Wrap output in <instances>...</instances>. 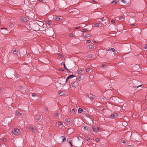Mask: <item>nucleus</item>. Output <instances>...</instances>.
<instances>
[{
  "mask_svg": "<svg viewBox=\"0 0 147 147\" xmlns=\"http://www.w3.org/2000/svg\"><path fill=\"white\" fill-rule=\"evenodd\" d=\"M69 78L68 77H67L66 80V82H68V80Z\"/></svg>",
  "mask_w": 147,
  "mask_h": 147,
  "instance_id": "37",
  "label": "nucleus"
},
{
  "mask_svg": "<svg viewBox=\"0 0 147 147\" xmlns=\"http://www.w3.org/2000/svg\"><path fill=\"white\" fill-rule=\"evenodd\" d=\"M82 71L81 70H78V74H80L81 72H82Z\"/></svg>",
  "mask_w": 147,
  "mask_h": 147,
  "instance_id": "23",
  "label": "nucleus"
},
{
  "mask_svg": "<svg viewBox=\"0 0 147 147\" xmlns=\"http://www.w3.org/2000/svg\"><path fill=\"white\" fill-rule=\"evenodd\" d=\"M111 22H113V23H115V21L114 20H111Z\"/></svg>",
  "mask_w": 147,
  "mask_h": 147,
  "instance_id": "43",
  "label": "nucleus"
},
{
  "mask_svg": "<svg viewBox=\"0 0 147 147\" xmlns=\"http://www.w3.org/2000/svg\"><path fill=\"white\" fill-rule=\"evenodd\" d=\"M90 42H91V41L90 40H87L86 41V42L88 43H90Z\"/></svg>",
  "mask_w": 147,
  "mask_h": 147,
  "instance_id": "29",
  "label": "nucleus"
},
{
  "mask_svg": "<svg viewBox=\"0 0 147 147\" xmlns=\"http://www.w3.org/2000/svg\"><path fill=\"white\" fill-rule=\"evenodd\" d=\"M61 65H64V68L66 69V70L67 71V72H68V71L70 72L69 70L66 67L65 63H64L62 62L61 63Z\"/></svg>",
  "mask_w": 147,
  "mask_h": 147,
  "instance_id": "3",
  "label": "nucleus"
},
{
  "mask_svg": "<svg viewBox=\"0 0 147 147\" xmlns=\"http://www.w3.org/2000/svg\"><path fill=\"white\" fill-rule=\"evenodd\" d=\"M92 129L93 131L94 132H96L97 131L96 127L94 126L92 127Z\"/></svg>",
  "mask_w": 147,
  "mask_h": 147,
  "instance_id": "8",
  "label": "nucleus"
},
{
  "mask_svg": "<svg viewBox=\"0 0 147 147\" xmlns=\"http://www.w3.org/2000/svg\"><path fill=\"white\" fill-rule=\"evenodd\" d=\"M105 20L106 19H105V18L104 17H103L102 19H101V20L102 22L104 20Z\"/></svg>",
  "mask_w": 147,
  "mask_h": 147,
  "instance_id": "28",
  "label": "nucleus"
},
{
  "mask_svg": "<svg viewBox=\"0 0 147 147\" xmlns=\"http://www.w3.org/2000/svg\"><path fill=\"white\" fill-rule=\"evenodd\" d=\"M83 111V110L81 108H79L78 110V113H81Z\"/></svg>",
  "mask_w": 147,
  "mask_h": 147,
  "instance_id": "9",
  "label": "nucleus"
},
{
  "mask_svg": "<svg viewBox=\"0 0 147 147\" xmlns=\"http://www.w3.org/2000/svg\"><path fill=\"white\" fill-rule=\"evenodd\" d=\"M105 65H102L101 66V67H105Z\"/></svg>",
  "mask_w": 147,
  "mask_h": 147,
  "instance_id": "51",
  "label": "nucleus"
},
{
  "mask_svg": "<svg viewBox=\"0 0 147 147\" xmlns=\"http://www.w3.org/2000/svg\"><path fill=\"white\" fill-rule=\"evenodd\" d=\"M73 36V34L72 33H71L69 34V36L71 37H72Z\"/></svg>",
  "mask_w": 147,
  "mask_h": 147,
  "instance_id": "38",
  "label": "nucleus"
},
{
  "mask_svg": "<svg viewBox=\"0 0 147 147\" xmlns=\"http://www.w3.org/2000/svg\"><path fill=\"white\" fill-rule=\"evenodd\" d=\"M59 113H55V115L56 116H59Z\"/></svg>",
  "mask_w": 147,
  "mask_h": 147,
  "instance_id": "33",
  "label": "nucleus"
},
{
  "mask_svg": "<svg viewBox=\"0 0 147 147\" xmlns=\"http://www.w3.org/2000/svg\"><path fill=\"white\" fill-rule=\"evenodd\" d=\"M77 138L78 139V140H80V138H79V137H77Z\"/></svg>",
  "mask_w": 147,
  "mask_h": 147,
  "instance_id": "59",
  "label": "nucleus"
},
{
  "mask_svg": "<svg viewBox=\"0 0 147 147\" xmlns=\"http://www.w3.org/2000/svg\"><path fill=\"white\" fill-rule=\"evenodd\" d=\"M141 86H142V85H139V86H135L134 85L133 86L134 87H135L136 88H138V87H141Z\"/></svg>",
  "mask_w": 147,
  "mask_h": 147,
  "instance_id": "26",
  "label": "nucleus"
},
{
  "mask_svg": "<svg viewBox=\"0 0 147 147\" xmlns=\"http://www.w3.org/2000/svg\"><path fill=\"white\" fill-rule=\"evenodd\" d=\"M60 138L62 140V142H64L66 140L65 138L63 136H61Z\"/></svg>",
  "mask_w": 147,
  "mask_h": 147,
  "instance_id": "7",
  "label": "nucleus"
},
{
  "mask_svg": "<svg viewBox=\"0 0 147 147\" xmlns=\"http://www.w3.org/2000/svg\"><path fill=\"white\" fill-rule=\"evenodd\" d=\"M59 56H60L61 57H62L63 56L61 54H59Z\"/></svg>",
  "mask_w": 147,
  "mask_h": 147,
  "instance_id": "55",
  "label": "nucleus"
},
{
  "mask_svg": "<svg viewBox=\"0 0 147 147\" xmlns=\"http://www.w3.org/2000/svg\"><path fill=\"white\" fill-rule=\"evenodd\" d=\"M92 96H93V95H91V96L90 95V97H89L90 99L91 100H93L94 99V98Z\"/></svg>",
  "mask_w": 147,
  "mask_h": 147,
  "instance_id": "20",
  "label": "nucleus"
},
{
  "mask_svg": "<svg viewBox=\"0 0 147 147\" xmlns=\"http://www.w3.org/2000/svg\"><path fill=\"white\" fill-rule=\"evenodd\" d=\"M122 18V17L121 16H120L119 17V19L121 20Z\"/></svg>",
  "mask_w": 147,
  "mask_h": 147,
  "instance_id": "50",
  "label": "nucleus"
},
{
  "mask_svg": "<svg viewBox=\"0 0 147 147\" xmlns=\"http://www.w3.org/2000/svg\"><path fill=\"white\" fill-rule=\"evenodd\" d=\"M36 94L35 93H32V96L33 97H35L36 96Z\"/></svg>",
  "mask_w": 147,
  "mask_h": 147,
  "instance_id": "30",
  "label": "nucleus"
},
{
  "mask_svg": "<svg viewBox=\"0 0 147 147\" xmlns=\"http://www.w3.org/2000/svg\"><path fill=\"white\" fill-rule=\"evenodd\" d=\"M117 116V113H114V114L113 115H111V118H112V117H116Z\"/></svg>",
  "mask_w": 147,
  "mask_h": 147,
  "instance_id": "10",
  "label": "nucleus"
},
{
  "mask_svg": "<svg viewBox=\"0 0 147 147\" xmlns=\"http://www.w3.org/2000/svg\"><path fill=\"white\" fill-rule=\"evenodd\" d=\"M135 24H131V26H135Z\"/></svg>",
  "mask_w": 147,
  "mask_h": 147,
  "instance_id": "47",
  "label": "nucleus"
},
{
  "mask_svg": "<svg viewBox=\"0 0 147 147\" xmlns=\"http://www.w3.org/2000/svg\"><path fill=\"white\" fill-rule=\"evenodd\" d=\"M46 22L47 24H49V25H50L51 24L50 21L49 20H47L46 21Z\"/></svg>",
  "mask_w": 147,
  "mask_h": 147,
  "instance_id": "12",
  "label": "nucleus"
},
{
  "mask_svg": "<svg viewBox=\"0 0 147 147\" xmlns=\"http://www.w3.org/2000/svg\"><path fill=\"white\" fill-rule=\"evenodd\" d=\"M63 122L61 121H59L58 122V126L59 128H61L63 127Z\"/></svg>",
  "mask_w": 147,
  "mask_h": 147,
  "instance_id": "2",
  "label": "nucleus"
},
{
  "mask_svg": "<svg viewBox=\"0 0 147 147\" xmlns=\"http://www.w3.org/2000/svg\"><path fill=\"white\" fill-rule=\"evenodd\" d=\"M110 50L113 52H115V50L114 48H111Z\"/></svg>",
  "mask_w": 147,
  "mask_h": 147,
  "instance_id": "22",
  "label": "nucleus"
},
{
  "mask_svg": "<svg viewBox=\"0 0 147 147\" xmlns=\"http://www.w3.org/2000/svg\"><path fill=\"white\" fill-rule=\"evenodd\" d=\"M102 99H105V97L104 96L102 98Z\"/></svg>",
  "mask_w": 147,
  "mask_h": 147,
  "instance_id": "53",
  "label": "nucleus"
},
{
  "mask_svg": "<svg viewBox=\"0 0 147 147\" xmlns=\"http://www.w3.org/2000/svg\"><path fill=\"white\" fill-rule=\"evenodd\" d=\"M93 56L91 54H90L89 55V58H90L93 59Z\"/></svg>",
  "mask_w": 147,
  "mask_h": 147,
  "instance_id": "19",
  "label": "nucleus"
},
{
  "mask_svg": "<svg viewBox=\"0 0 147 147\" xmlns=\"http://www.w3.org/2000/svg\"><path fill=\"white\" fill-rule=\"evenodd\" d=\"M113 2H114V3L115 4H116L118 2V1L116 0H114L113 1Z\"/></svg>",
  "mask_w": 147,
  "mask_h": 147,
  "instance_id": "32",
  "label": "nucleus"
},
{
  "mask_svg": "<svg viewBox=\"0 0 147 147\" xmlns=\"http://www.w3.org/2000/svg\"><path fill=\"white\" fill-rule=\"evenodd\" d=\"M114 3V2H113V1H112V2H111V4H112V3Z\"/></svg>",
  "mask_w": 147,
  "mask_h": 147,
  "instance_id": "62",
  "label": "nucleus"
},
{
  "mask_svg": "<svg viewBox=\"0 0 147 147\" xmlns=\"http://www.w3.org/2000/svg\"><path fill=\"white\" fill-rule=\"evenodd\" d=\"M121 142L123 143H125V141L124 140H122Z\"/></svg>",
  "mask_w": 147,
  "mask_h": 147,
  "instance_id": "42",
  "label": "nucleus"
},
{
  "mask_svg": "<svg viewBox=\"0 0 147 147\" xmlns=\"http://www.w3.org/2000/svg\"><path fill=\"white\" fill-rule=\"evenodd\" d=\"M43 0H39V1L40 2H42Z\"/></svg>",
  "mask_w": 147,
  "mask_h": 147,
  "instance_id": "60",
  "label": "nucleus"
},
{
  "mask_svg": "<svg viewBox=\"0 0 147 147\" xmlns=\"http://www.w3.org/2000/svg\"><path fill=\"white\" fill-rule=\"evenodd\" d=\"M1 147H6V146H5L3 145V146H1Z\"/></svg>",
  "mask_w": 147,
  "mask_h": 147,
  "instance_id": "54",
  "label": "nucleus"
},
{
  "mask_svg": "<svg viewBox=\"0 0 147 147\" xmlns=\"http://www.w3.org/2000/svg\"><path fill=\"white\" fill-rule=\"evenodd\" d=\"M69 143L71 147H73V146L72 145V143H71V141H70V140H69Z\"/></svg>",
  "mask_w": 147,
  "mask_h": 147,
  "instance_id": "25",
  "label": "nucleus"
},
{
  "mask_svg": "<svg viewBox=\"0 0 147 147\" xmlns=\"http://www.w3.org/2000/svg\"><path fill=\"white\" fill-rule=\"evenodd\" d=\"M17 115H18L20 116L21 115V113H20V112H17Z\"/></svg>",
  "mask_w": 147,
  "mask_h": 147,
  "instance_id": "40",
  "label": "nucleus"
},
{
  "mask_svg": "<svg viewBox=\"0 0 147 147\" xmlns=\"http://www.w3.org/2000/svg\"><path fill=\"white\" fill-rule=\"evenodd\" d=\"M84 128L85 130H86L88 131L90 129V127L88 126L84 125Z\"/></svg>",
  "mask_w": 147,
  "mask_h": 147,
  "instance_id": "4",
  "label": "nucleus"
},
{
  "mask_svg": "<svg viewBox=\"0 0 147 147\" xmlns=\"http://www.w3.org/2000/svg\"><path fill=\"white\" fill-rule=\"evenodd\" d=\"M13 53L14 54H16V53H17L16 51V50H14V51H13Z\"/></svg>",
  "mask_w": 147,
  "mask_h": 147,
  "instance_id": "39",
  "label": "nucleus"
},
{
  "mask_svg": "<svg viewBox=\"0 0 147 147\" xmlns=\"http://www.w3.org/2000/svg\"><path fill=\"white\" fill-rule=\"evenodd\" d=\"M63 92H60V93H59V95L60 96H62L63 95Z\"/></svg>",
  "mask_w": 147,
  "mask_h": 147,
  "instance_id": "34",
  "label": "nucleus"
},
{
  "mask_svg": "<svg viewBox=\"0 0 147 147\" xmlns=\"http://www.w3.org/2000/svg\"><path fill=\"white\" fill-rule=\"evenodd\" d=\"M77 82H74L72 84V86L74 88H75L76 86Z\"/></svg>",
  "mask_w": 147,
  "mask_h": 147,
  "instance_id": "6",
  "label": "nucleus"
},
{
  "mask_svg": "<svg viewBox=\"0 0 147 147\" xmlns=\"http://www.w3.org/2000/svg\"><path fill=\"white\" fill-rule=\"evenodd\" d=\"M94 42H95V43H97V42H96V41H94Z\"/></svg>",
  "mask_w": 147,
  "mask_h": 147,
  "instance_id": "64",
  "label": "nucleus"
},
{
  "mask_svg": "<svg viewBox=\"0 0 147 147\" xmlns=\"http://www.w3.org/2000/svg\"><path fill=\"white\" fill-rule=\"evenodd\" d=\"M129 147H133V145H129Z\"/></svg>",
  "mask_w": 147,
  "mask_h": 147,
  "instance_id": "52",
  "label": "nucleus"
},
{
  "mask_svg": "<svg viewBox=\"0 0 147 147\" xmlns=\"http://www.w3.org/2000/svg\"><path fill=\"white\" fill-rule=\"evenodd\" d=\"M39 24L40 25H39L40 26H42L43 28L45 26H44V24L42 22H40Z\"/></svg>",
  "mask_w": 147,
  "mask_h": 147,
  "instance_id": "14",
  "label": "nucleus"
},
{
  "mask_svg": "<svg viewBox=\"0 0 147 147\" xmlns=\"http://www.w3.org/2000/svg\"><path fill=\"white\" fill-rule=\"evenodd\" d=\"M60 19V18H59V17H57L56 18V20H57L59 21Z\"/></svg>",
  "mask_w": 147,
  "mask_h": 147,
  "instance_id": "24",
  "label": "nucleus"
},
{
  "mask_svg": "<svg viewBox=\"0 0 147 147\" xmlns=\"http://www.w3.org/2000/svg\"><path fill=\"white\" fill-rule=\"evenodd\" d=\"M75 77V76L73 75H69L68 77H69V78H73V77Z\"/></svg>",
  "mask_w": 147,
  "mask_h": 147,
  "instance_id": "17",
  "label": "nucleus"
},
{
  "mask_svg": "<svg viewBox=\"0 0 147 147\" xmlns=\"http://www.w3.org/2000/svg\"><path fill=\"white\" fill-rule=\"evenodd\" d=\"M71 119H68L67 121V122L68 123H70Z\"/></svg>",
  "mask_w": 147,
  "mask_h": 147,
  "instance_id": "21",
  "label": "nucleus"
},
{
  "mask_svg": "<svg viewBox=\"0 0 147 147\" xmlns=\"http://www.w3.org/2000/svg\"><path fill=\"white\" fill-rule=\"evenodd\" d=\"M89 37V35L88 34H85V38H88Z\"/></svg>",
  "mask_w": 147,
  "mask_h": 147,
  "instance_id": "36",
  "label": "nucleus"
},
{
  "mask_svg": "<svg viewBox=\"0 0 147 147\" xmlns=\"http://www.w3.org/2000/svg\"><path fill=\"white\" fill-rule=\"evenodd\" d=\"M144 47L145 49H147V45L145 46Z\"/></svg>",
  "mask_w": 147,
  "mask_h": 147,
  "instance_id": "49",
  "label": "nucleus"
},
{
  "mask_svg": "<svg viewBox=\"0 0 147 147\" xmlns=\"http://www.w3.org/2000/svg\"><path fill=\"white\" fill-rule=\"evenodd\" d=\"M93 46L92 45H89L88 47L89 49H92L93 48Z\"/></svg>",
  "mask_w": 147,
  "mask_h": 147,
  "instance_id": "16",
  "label": "nucleus"
},
{
  "mask_svg": "<svg viewBox=\"0 0 147 147\" xmlns=\"http://www.w3.org/2000/svg\"><path fill=\"white\" fill-rule=\"evenodd\" d=\"M45 111H47L48 110V109L47 108H45Z\"/></svg>",
  "mask_w": 147,
  "mask_h": 147,
  "instance_id": "46",
  "label": "nucleus"
},
{
  "mask_svg": "<svg viewBox=\"0 0 147 147\" xmlns=\"http://www.w3.org/2000/svg\"><path fill=\"white\" fill-rule=\"evenodd\" d=\"M10 26L11 27H13V24H10Z\"/></svg>",
  "mask_w": 147,
  "mask_h": 147,
  "instance_id": "41",
  "label": "nucleus"
},
{
  "mask_svg": "<svg viewBox=\"0 0 147 147\" xmlns=\"http://www.w3.org/2000/svg\"><path fill=\"white\" fill-rule=\"evenodd\" d=\"M80 28V26H78V27H76L75 28L76 29H78V28Z\"/></svg>",
  "mask_w": 147,
  "mask_h": 147,
  "instance_id": "45",
  "label": "nucleus"
},
{
  "mask_svg": "<svg viewBox=\"0 0 147 147\" xmlns=\"http://www.w3.org/2000/svg\"><path fill=\"white\" fill-rule=\"evenodd\" d=\"M22 20L24 22L26 21L27 20L26 18L25 17H23L22 19Z\"/></svg>",
  "mask_w": 147,
  "mask_h": 147,
  "instance_id": "18",
  "label": "nucleus"
},
{
  "mask_svg": "<svg viewBox=\"0 0 147 147\" xmlns=\"http://www.w3.org/2000/svg\"><path fill=\"white\" fill-rule=\"evenodd\" d=\"M1 29L2 30V29H7V28H1Z\"/></svg>",
  "mask_w": 147,
  "mask_h": 147,
  "instance_id": "56",
  "label": "nucleus"
},
{
  "mask_svg": "<svg viewBox=\"0 0 147 147\" xmlns=\"http://www.w3.org/2000/svg\"><path fill=\"white\" fill-rule=\"evenodd\" d=\"M87 31V29H84L83 30V31H82L83 32H86Z\"/></svg>",
  "mask_w": 147,
  "mask_h": 147,
  "instance_id": "35",
  "label": "nucleus"
},
{
  "mask_svg": "<svg viewBox=\"0 0 147 147\" xmlns=\"http://www.w3.org/2000/svg\"><path fill=\"white\" fill-rule=\"evenodd\" d=\"M20 88H22V86H20Z\"/></svg>",
  "mask_w": 147,
  "mask_h": 147,
  "instance_id": "61",
  "label": "nucleus"
},
{
  "mask_svg": "<svg viewBox=\"0 0 147 147\" xmlns=\"http://www.w3.org/2000/svg\"><path fill=\"white\" fill-rule=\"evenodd\" d=\"M70 112L71 113H73V114H74L75 112V110L74 109H72L70 110Z\"/></svg>",
  "mask_w": 147,
  "mask_h": 147,
  "instance_id": "15",
  "label": "nucleus"
},
{
  "mask_svg": "<svg viewBox=\"0 0 147 147\" xmlns=\"http://www.w3.org/2000/svg\"><path fill=\"white\" fill-rule=\"evenodd\" d=\"M121 1L124 3H126V2L125 0H121Z\"/></svg>",
  "mask_w": 147,
  "mask_h": 147,
  "instance_id": "27",
  "label": "nucleus"
},
{
  "mask_svg": "<svg viewBox=\"0 0 147 147\" xmlns=\"http://www.w3.org/2000/svg\"><path fill=\"white\" fill-rule=\"evenodd\" d=\"M60 70L61 71H64V70L63 69H60Z\"/></svg>",
  "mask_w": 147,
  "mask_h": 147,
  "instance_id": "48",
  "label": "nucleus"
},
{
  "mask_svg": "<svg viewBox=\"0 0 147 147\" xmlns=\"http://www.w3.org/2000/svg\"><path fill=\"white\" fill-rule=\"evenodd\" d=\"M96 129H97V130L98 129V130L99 131V130H100V129L99 128H98L97 127H96Z\"/></svg>",
  "mask_w": 147,
  "mask_h": 147,
  "instance_id": "57",
  "label": "nucleus"
},
{
  "mask_svg": "<svg viewBox=\"0 0 147 147\" xmlns=\"http://www.w3.org/2000/svg\"><path fill=\"white\" fill-rule=\"evenodd\" d=\"M29 128L30 129H31L34 132L35 131H36V130L35 129H34L33 127L32 126H30L29 127Z\"/></svg>",
  "mask_w": 147,
  "mask_h": 147,
  "instance_id": "5",
  "label": "nucleus"
},
{
  "mask_svg": "<svg viewBox=\"0 0 147 147\" xmlns=\"http://www.w3.org/2000/svg\"><path fill=\"white\" fill-rule=\"evenodd\" d=\"M96 141H98L99 140V139L98 138H97L96 139Z\"/></svg>",
  "mask_w": 147,
  "mask_h": 147,
  "instance_id": "44",
  "label": "nucleus"
},
{
  "mask_svg": "<svg viewBox=\"0 0 147 147\" xmlns=\"http://www.w3.org/2000/svg\"><path fill=\"white\" fill-rule=\"evenodd\" d=\"M37 119L40 121L41 119V116L40 115H38L36 117Z\"/></svg>",
  "mask_w": 147,
  "mask_h": 147,
  "instance_id": "13",
  "label": "nucleus"
},
{
  "mask_svg": "<svg viewBox=\"0 0 147 147\" xmlns=\"http://www.w3.org/2000/svg\"><path fill=\"white\" fill-rule=\"evenodd\" d=\"M102 24H105V25H106V23H105V24H104V23H102Z\"/></svg>",
  "mask_w": 147,
  "mask_h": 147,
  "instance_id": "63",
  "label": "nucleus"
},
{
  "mask_svg": "<svg viewBox=\"0 0 147 147\" xmlns=\"http://www.w3.org/2000/svg\"><path fill=\"white\" fill-rule=\"evenodd\" d=\"M100 25V24L99 23H97L95 24L94 26L95 27H99Z\"/></svg>",
  "mask_w": 147,
  "mask_h": 147,
  "instance_id": "11",
  "label": "nucleus"
},
{
  "mask_svg": "<svg viewBox=\"0 0 147 147\" xmlns=\"http://www.w3.org/2000/svg\"><path fill=\"white\" fill-rule=\"evenodd\" d=\"M12 132L16 136H18L20 134V130L17 128H15L14 129H13Z\"/></svg>",
  "mask_w": 147,
  "mask_h": 147,
  "instance_id": "1",
  "label": "nucleus"
},
{
  "mask_svg": "<svg viewBox=\"0 0 147 147\" xmlns=\"http://www.w3.org/2000/svg\"><path fill=\"white\" fill-rule=\"evenodd\" d=\"M90 71V69L89 68H88L86 70V71L88 72H89Z\"/></svg>",
  "mask_w": 147,
  "mask_h": 147,
  "instance_id": "31",
  "label": "nucleus"
},
{
  "mask_svg": "<svg viewBox=\"0 0 147 147\" xmlns=\"http://www.w3.org/2000/svg\"><path fill=\"white\" fill-rule=\"evenodd\" d=\"M89 138H87V140L88 141L89 140Z\"/></svg>",
  "mask_w": 147,
  "mask_h": 147,
  "instance_id": "58",
  "label": "nucleus"
}]
</instances>
